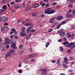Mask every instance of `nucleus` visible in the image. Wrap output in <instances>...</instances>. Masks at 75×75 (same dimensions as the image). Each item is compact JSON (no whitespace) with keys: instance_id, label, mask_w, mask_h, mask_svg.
Returning <instances> with one entry per match:
<instances>
[{"instance_id":"f257e3e1","label":"nucleus","mask_w":75,"mask_h":75,"mask_svg":"<svg viewBox=\"0 0 75 75\" xmlns=\"http://www.w3.org/2000/svg\"><path fill=\"white\" fill-rule=\"evenodd\" d=\"M7 17H4L0 19V21L1 23H3L7 21Z\"/></svg>"},{"instance_id":"f03ea898","label":"nucleus","mask_w":75,"mask_h":75,"mask_svg":"<svg viewBox=\"0 0 75 75\" xmlns=\"http://www.w3.org/2000/svg\"><path fill=\"white\" fill-rule=\"evenodd\" d=\"M47 70L46 69H43L42 70V75H47Z\"/></svg>"},{"instance_id":"7ed1b4c3","label":"nucleus","mask_w":75,"mask_h":75,"mask_svg":"<svg viewBox=\"0 0 75 75\" xmlns=\"http://www.w3.org/2000/svg\"><path fill=\"white\" fill-rule=\"evenodd\" d=\"M3 8H1L0 9V12H4L6 11L7 10V6L4 5L2 6Z\"/></svg>"},{"instance_id":"20e7f679","label":"nucleus","mask_w":75,"mask_h":75,"mask_svg":"<svg viewBox=\"0 0 75 75\" xmlns=\"http://www.w3.org/2000/svg\"><path fill=\"white\" fill-rule=\"evenodd\" d=\"M11 46L13 47V48L14 50H15V49H17V48L16 42L13 43L11 45Z\"/></svg>"},{"instance_id":"39448f33","label":"nucleus","mask_w":75,"mask_h":75,"mask_svg":"<svg viewBox=\"0 0 75 75\" xmlns=\"http://www.w3.org/2000/svg\"><path fill=\"white\" fill-rule=\"evenodd\" d=\"M50 8H47L45 10L44 13L46 14H50Z\"/></svg>"},{"instance_id":"423d86ee","label":"nucleus","mask_w":75,"mask_h":75,"mask_svg":"<svg viewBox=\"0 0 75 75\" xmlns=\"http://www.w3.org/2000/svg\"><path fill=\"white\" fill-rule=\"evenodd\" d=\"M25 27H22L21 30L22 33H25Z\"/></svg>"},{"instance_id":"0eeeda50","label":"nucleus","mask_w":75,"mask_h":75,"mask_svg":"<svg viewBox=\"0 0 75 75\" xmlns=\"http://www.w3.org/2000/svg\"><path fill=\"white\" fill-rule=\"evenodd\" d=\"M13 39H11L8 41H7V43L8 44H11L12 43H13Z\"/></svg>"},{"instance_id":"6e6552de","label":"nucleus","mask_w":75,"mask_h":75,"mask_svg":"<svg viewBox=\"0 0 75 75\" xmlns=\"http://www.w3.org/2000/svg\"><path fill=\"white\" fill-rule=\"evenodd\" d=\"M55 12V10L51 9V8L49 9V14H53Z\"/></svg>"},{"instance_id":"1a4fd4ad","label":"nucleus","mask_w":75,"mask_h":75,"mask_svg":"<svg viewBox=\"0 0 75 75\" xmlns=\"http://www.w3.org/2000/svg\"><path fill=\"white\" fill-rule=\"evenodd\" d=\"M20 34L21 36H22V37H24V36H26L27 35V34H26V33H20Z\"/></svg>"},{"instance_id":"9d476101","label":"nucleus","mask_w":75,"mask_h":75,"mask_svg":"<svg viewBox=\"0 0 75 75\" xmlns=\"http://www.w3.org/2000/svg\"><path fill=\"white\" fill-rule=\"evenodd\" d=\"M59 35L60 37H64V36H65V33L64 32L60 33Z\"/></svg>"},{"instance_id":"9b49d317","label":"nucleus","mask_w":75,"mask_h":75,"mask_svg":"<svg viewBox=\"0 0 75 75\" xmlns=\"http://www.w3.org/2000/svg\"><path fill=\"white\" fill-rule=\"evenodd\" d=\"M61 20L62 19V17L61 16H58L57 18H56V20Z\"/></svg>"},{"instance_id":"f8f14e48","label":"nucleus","mask_w":75,"mask_h":75,"mask_svg":"<svg viewBox=\"0 0 75 75\" xmlns=\"http://www.w3.org/2000/svg\"><path fill=\"white\" fill-rule=\"evenodd\" d=\"M64 62L65 63H67L68 62V58L67 57H65V58L64 59Z\"/></svg>"},{"instance_id":"ddd939ff","label":"nucleus","mask_w":75,"mask_h":75,"mask_svg":"<svg viewBox=\"0 0 75 75\" xmlns=\"http://www.w3.org/2000/svg\"><path fill=\"white\" fill-rule=\"evenodd\" d=\"M33 7H35V8H36V7H38L39 6V4H34L33 6Z\"/></svg>"},{"instance_id":"4468645a","label":"nucleus","mask_w":75,"mask_h":75,"mask_svg":"<svg viewBox=\"0 0 75 75\" xmlns=\"http://www.w3.org/2000/svg\"><path fill=\"white\" fill-rule=\"evenodd\" d=\"M64 29L63 28L59 30H58L57 31V33H62Z\"/></svg>"},{"instance_id":"2eb2a0df","label":"nucleus","mask_w":75,"mask_h":75,"mask_svg":"<svg viewBox=\"0 0 75 75\" xmlns=\"http://www.w3.org/2000/svg\"><path fill=\"white\" fill-rule=\"evenodd\" d=\"M10 55H11V53H10L8 52L6 54V57H8V56H9L10 57Z\"/></svg>"},{"instance_id":"dca6fc26","label":"nucleus","mask_w":75,"mask_h":75,"mask_svg":"<svg viewBox=\"0 0 75 75\" xmlns=\"http://www.w3.org/2000/svg\"><path fill=\"white\" fill-rule=\"evenodd\" d=\"M31 8H32V6H29L26 9L27 11H28V10H31Z\"/></svg>"},{"instance_id":"f3484780","label":"nucleus","mask_w":75,"mask_h":75,"mask_svg":"<svg viewBox=\"0 0 75 75\" xmlns=\"http://www.w3.org/2000/svg\"><path fill=\"white\" fill-rule=\"evenodd\" d=\"M30 27L28 28H29V29H30V30H31L32 28L33 27V25L32 23H31L30 24Z\"/></svg>"},{"instance_id":"a211bd4d","label":"nucleus","mask_w":75,"mask_h":75,"mask_svg":"<svg viewBox=\"0 0 75 75\" xmlns=\"http://www.w3.org/2000/svg\"><path fill=\"white\" fill-rule=\"evenodd\" d=\"M15 8H20V6L18 5H15Z\"/></svg>"},{"instance_id":"6ab92c4d","label":"nucleus","mask_w":75,"mask_h":75,"mask_svg":"<svg viewBox=\"0 0 75 75\" xmlns=\"http://www.w3.org/2000/svg\"><path fill=\"white\" fill-rule=\"evenodd\" d=\"M35 54H30L29 55V57H35Z\"/></svg>"},{"instance_id":"aec40b11","label":"nucleus","mask_w":75,"mask_h":75,"mask_svg":"<svg viewBox=\"0 0 75 75\" xmlns=\"http://www.w3.org/2000/svg\"><path fill=\"white\" fill-rule=\"evenodd\" d=\"M4 30H5V31H7V30H9V28L7 27H4Z\"/></svg>"},{"instance_id":"412c9836","label":"nucleus","mask_w":75,"mask_h":75,"mask_svg":"<svg viewBox=\"0 0 75 75\" xmlns=\"http://www.w3.org/2000/svg\"><path fill=\"white\" fill-rule=\"evenodd\" d=\"M72 13H73V15L75 16V9H74L71 11Z\"/></svg>"},{"instance_id":"4be33fe9","label":"nucleus","mask_w":75,"mask_h":75,"mask_svg":"<svg viewBox=\"0 0 75 75\" xmlns=\"http://www.w3.org/2000/svg\"><path fill=\"white\" fill-rule=\"evenodd\" d=\"M67 14H66V17H67L68 18H69V17H70V16H69V13H68V12H67Z\"/></svg>"},{"instance_id":"5701e85b","label":"nucleus","mask_w":75,"mask_h":75,"mask_svg":"<svg viewBox=\"0 0 75 75\" xmlns=\"http://www.w3.org/2000/svg\"><path fill=\"white\" fill-rule=\"evenodd\" d=\"M14 52V50H11L9 51V53H13V52Z\"/></svg>"},{"instance_id":"b1692460","label":"nucleus","mask_w":75,"mask_h":75,"mask_svg":"<svg viewBox=\"0 0 75 75\" xmlns=\"http://www.w3.org/2000/svg\"><path fill=\"white\" fill-rule=\"evenodd\" d=\"M12 31L14 32V33H15V34H17V31H16V29H12Z\"/></svg>"},{"instance_id":"393cba45","label":"nucleus","mask_w":75,"mask_h":75,"mask_svg":"<svg viewBox=\"0 0 75 75\" xmlns=\"http://www.w3.org/2000/svg\"><path fill=\"white\" fill-rule=\"evenodd\" d=\"M66 23V21H63L62 22V23H61L60 24L61 25H64V24H65Z\"/></svg>"},{"instance_id":"a878e982","label":"nucleus","mask_w":75,"mask_h":75,"mask_svg":"<svg viewBox=\"0 0 75 75\" xmlns=\"http://www.w3.org/2000/svg\"><path fill=\"white\" fill-rule=\"evenodd\" d=\"M73 71H74V70L71 69H70L68 70V72H72Z\"/></svg>"},{"instance_id":"bb28decb","label":"nucleus","mask_w":75,"mask_h":75,"mask_svg":"<svg viewBox=\"0 0 75 75\" xmlns=\"http://www.w3.org/2000/svg\"><path fill=\"white\" fill-rule=\"evenodd\" d=\"M50 45V42H47L45 46H46V48H47V47H48V45Z\"/></svg>"},{"instance_id":"cd10ccee","label":"nucleus","mask_w":75,"mask_h":75,"mask_svg":"<svg viewBox=\"0 0 75 75\" xmlns=\"http://www.w3.org/2000/svg\"><path fill=\"white\" fill-rule=\"evenodd\" d=\"M9 40V38L7 37H6L5 38V41H8Z\"/></svg>"},{"instance_id":"c85d7f7f","label":"nucleus","mask_w":75,"mask_h":75,"mask_svg":"<svg viewBox=\"0 0 75 75\" xmlns=\"http://www.w3.org/2000/svg\"><path fill=\"white\" fill-rule=\"evenodd\" d=\"M19 48L20 49V50H21L22 48H23V46L22 45H20L19 46Z\"/></svg>"},{"instance_id":"c756f323","label":"nucleus","mask_w":75,"mask_h":75,"mask_svg":"<svg viewBox=\"0 0 75 75\" xmlns=\"http://www.w3.org/2000/svg\"><path fill=\"white\" fill-rule=\"evenodd\" d=\"M69 18H71V17H73V14H71L70 13H69Z\"/></svg>"},{"instance_id":"7c9ffc66","label":"nucleus","mask_w":75,"mask_h":75,"mask_svg":"<svg viewBox=\"0 0 75 75\" xmlns=\"http://www.w3.org/2000/svg\"><path fill=\"white\" fill-rule=\"evenodd\" d=\"M74 58L72 57H70L69 58V60L70 61H72V60H74Z\"/></svg>"},{"instance_id":"2f4dec72","label":"nucleus","mask_w":75,"mask_h":75,"mask_svg":"<svg viewBox=\"0 0 75 75\" xmlns=\"http://www.w3.org/2000/svg\"><path fill=\"white\" fill-rule=\"evenodd\" d=\"M54 21L53 20H52L51 19H50V20L49 23H54Z\"/></svg>"},{"instance_id":"473e14b6","label":"nucleus","mask_w":75,"mask_h":75,"mask_svg":"<svg viewBox=\"0 0 75 75\" xmlns=\"http://www.w3.org/2000/svg\"><path fill=\"white\" fill-rule=\"evenodd\" d=\"M61 24H60L57 26V29H58V28H59L60 27H61Z\"/></svg>"},{"instance_id":"72a5a7b5","label":"nucleus","mask_w":75,"mask_h":75,"mask_svg":"<svg viewBox=\"0 0 75 75\" xmlns=\"http://www.w3.org/2000/svg\"><path fill=\"white\" fill-rule=\"evenodd\" d=\"M7 42H4L3 43V45H7L8 44V43H7Z\"/></svg>"},{"instance_id":"f704fd0d","label":"nucleus","mask_w":75,"mask_h":75,"mask_svg":"<svg viewBox=\"0 0 75 75\" xmlns=\"http://www.w3.org/2000/svg\"><path fill=\"white\" fill-rule=\"evenodd\" d=\"M69 7H73V4H70L69 5Z\"/></svg>"},{"instance_id":"c9c22d12","label":"nucleus","mask_w":75,"mask_h":75,"mask_svg":"<svg viewBox=\"0 0 75 75\" xmlns=\"http://www.w3.org/2000/svg\"><path fill=\"white\" fill-rule=\"evenodd\" d=\"M4 30V27H2L1 29V31H3Z\"/></svg>"},{"instance_id":"e433bc0d","label":"nucleus","mask_w":75,"mask_h":75,"mask_svg":"<svg viewBox=\"0 0 75 75\" xmlns=\"http://www.w3.org/2000/svg\"><path fill=\"white\" fill-rule=\"evenodd\" d=\"M24 53V50H22L20 52V54H23Z\"/></svg>"},{"instance_id":"4c0bfd02","label":"nucleus","mask_w":75,"mask_h":75,"mask_svg":"<svg viewBox=\"0 0 75 75\" xmlns=\"http://www.w3.org/2000/svg\"><path fill=\"white\" fill-rule=\"evenodd\" d=\"M60 50L61 51H64L63 48H62V47H60Z\"/></svg>"},{"instance_id":"58836bf2","label":"nucleus","mask_w":75,"mask_h":75,"mask_svg":"<svg viewBox=\"0 0 75 75\" xmlns=\"http://www.w3.org/2000/svg\"><path fill=\"white\" fill-rule=\"evenodd\" d=\"M57 64L58 66H59V67H60V66L61 65V64H60V63H59V62H57Z\"/></svg>"},{"instance_id":"ea45409f","label":"nucleus","mask_w":75,"mask_h":75,"mask_svg":"<svg viewBox=\"0 0 75 75\" xmlns=\"http://www.w3.org/2000/svg\"><path fill=\"white\" fill-rule=\"evenodd\" d=\"M32 15L33 17H35V16H37V14L35 13H33L32 14Z\"/></svg>"},{"instance_id":"a19ab883","label":"nucleus","mask_w":75,"mask_h":75,"mask_svg":"<svg viewBox=\"0 0 75 75\" xmlns=\"http://www.w3.org/2000/svg\"><path fill=\"white\" fill-rule=\"evenodd\" d=\"M26 32L28 33H29V32H30V29H29V28H28V29H26Z\"/></svg>"},{"instance_id":"79ce46f5","label":"nucleus","mask_w":75,"mask_h":75,"mask_svg":"<svg viewBox=\"0 0 75 75\" xmlns=\"http://www.w3.org/2000/svg\"><path fill=\"white\" fill-rule=\"evenodd\" d=\"M57 18V17H55L54 18H52L51 19L52 20H55V19Z\"/></svg>"},{"instance_id":"37998d69","label":"nucleus","mask_w":75,"mask_h":75,"mask_svg":"<svg viewBox=\"0 0 75 75\" xmlns=\"http://www.w3.org/2000/svg\"><path fill=\"white\" fill-rule=\"evenodd\" d=\"M55 62H56V60H53L51 61V62H52V63H55Z\"/></svg>"},{"instance_id":"c03bdc74","label":"nucleus","mask_w":75,"mask_h":75,"mask_svg":"<svg viewBox=\"0 0 75 75\" xmlns=\"http://www.w3.org/2000/svg\"><path fill=\"white\" fill-rule=\"evenodd\" d=\"M63 40V39H59L58 40V42H62V41Z\"/></svg>"},{"instance_id":"a18cd8bd","label":"nucleus","mask_w":75,"mask_h":75,"mask_svg":"<svg viewBox=\"0 0 75 75\" xmlns=\"http://www.w3.org/2000/svg\"><path fill=\"white\" fill-rule=\"evenodd\" d=\"M14 38H16V39H18V37L16 35L14 36Z\"/></svg>"},{"instance_id":"49530a36","label":"nucleus","mask_w":75,"mask_h":75,"mask_svg":"<svg viewBox=\"0 0 75 75\" xmlns=\"http://www.w3.org/2000/svg\"><path fill=\"white\" fill-rule=\"evenodd\" d=\"M68 44V42H64L63 43V45H66V44Z\"/></svg>"},{"instance_id":"de8ad7c7","label":"nucleus","mask_w":75,"mask_h":75,"mask_svg":"<svg viewBox=\"0 0 75 75\" xmlns=\"http://www.w3.org/2000/svg\"><path fill=\"white\" fill-rule=\"evenodd\" d=\"M9 47H10V45H7L6 46V47L7 49L8 48H9Z\"/></svg>"},{"instance_id":"09e8293b","label":"nucleus","mask_w":75,"mask_h":75,"mask_svg":"<svg viewBox=\"0 0 75 75\" xmlns=\"http://www.w3.org/2000/svg\"><path fill=\"white\" fill-rule=\"evenodd\" d=\"M14 3H15V2L14 1L11 2L10 3V4L11 5H13V4H14Z\"/></svg>"},{"instance_id":"8fccbe9b","label":"nucleus","mask_w":75,"mask_h":75,"mask_svg":"<svg viewBox=\"0 0 75 75\" xmlns=\"http://www.w3.org/2000/svg\"><path fill=\"white\" fill-rule=\"evenodd\" d=\"M70 44L72 46V45L75 44V42H71V43H70Z\"/></svg>"},{"instance_id":"3c124183","label":"nucleus","mask_w":75,"mask_h":75,"mask_svg":"<svg viewBox=\"0 0 75 75\" xmlns=\"http://www.w3.org/2000/svg\"><path fill=\"white\" fill-rule=\"evenodd\" d=\"M75 48V46L74 45L72 46L70 48L71 50H72V49H73V48Z\"/></svg>"},{"instance_id":"603ef678","label":"nucleus","mask_w":75,"mask_h":75,"mask_svg":"<svg viewBox=\"0 0 75 75\" xmlns=\"http://www.w3.org/2000/svg\"><path fill=\"white\" fill-rule=\"evenodd\" d=\"M35 31V30H31V32H32V33H34V32Z\"/></svg>"},{"instance_id":"864d4df0","label":"nucleus","mask_w":75,"mask_h":75,"mask_svg":"<svg viewBox=\"0 0 75 75\" xmlns=\"http://www.w3.org/2000/svg\"><path fill=\"white\" fill-rule=\"evenodd\" d=\"M53 30L52 29H50L48 30V32H51V31H52Z\"/></svg>"},{"instance_id":"5fc2aeb1","label":"nucleus","mask_w":75,"mask_h":75,"mask_svg":"<svg viewBox=\"0 0 75 75\" xmlns=\"http://www.w3.org/2000/svg\"><path fill=\"white\" fill-rule=\"evenodd\" d=\"M71 46H72L69 43L68 45V47H71Z\"/></svg>"},{"instance_id":"6e6d98bb","label":"nucleus","mask_w":75,"mask_h":75,"mask_svg":"<svg viewBox=\"0 0 75 75\" xmlns=\"http://www.w3.org/2000/svg\"><path fill=\"white\" fill-rule=\"evenodd\" d=\"M35 61V59H31V61H33V62H34V61Z\"/></svg>"},{"instance_id":"4d7b16f0","label":"nucleus","mask_w":75,"mask_h":75,"mask_svg":"<svg viewBox=\"0 0 75 75\" xmlns=\"http://www.w3.org/2000/svg\"><path fill=\"white\" fill-rule=\"evenodd\" d=\"M18 71L19 72V73H21L22 72V70H18Z\"/></svg>"},{"instance_id":"13d9d810","label":"nucleus","mask_w":75,"mask_h":75,"mask_svg":"<svg viewBox=\"0 0 75 75\" xmlns=\"http://www.w3.org/2000/svg\"><path fill=\"white\" fill-rule=\"evenodd\" d=\"M71 37V34H69L67 38H69Z\"/></svg>"},{"instance_id":"bf43d9fd","label":"nucleus","mask_w":75,"mask_h":75,"mask_svg":"<svg viewBox=\"0 0 75 75\" xmlns=\"http://www.w3.org/2000/svg\"><path fill=\"white\" fill-rule=\"evenodd\" d=\"M59 61H60V58L57 59V62H59Z\"/></svg>"},{"instance_id":"052dcab7","label":"nucleus","mask_w":75,"mask_h":75,"mask_svg":"<svg viewBox=\"0 0 75 75\" xmlns=\"http://www.w3.org/2000/svg\"><path fill=\"white\" fill-rule=\"evenodd\" d=\"M75 64V63L74 62H72L70 64V65H73V64Z\"/></svg>"},{"instance_id":"680f3d73","label":"nucleus","mask_w":75,"mask_h":75,"mask_svg":"<svg viewBox=\"0 0 75 75\" xmlns=\"http://www.w3.org/2000/svg\"><path fill=\"white\" fill-rule=\"evenodd\" d=\"M63 67L64 68H66V67H67V66L64 64H63Z\"/></svg>"},{"instance_id":"e2e57ef3","label":"nucleus","mask_w":75,"mask_h":75,"mask_svg":"<svg viewBox=\"0 0 75 75\" xmlns=\"http://www.w3.org/2000/svg\"><path fill=\"white\" fill-rule=\"evenodd\" d=\"M56 4H57L56 2H54L52 3L53 5H56Z\"/></svg>"},{"instance_id":"0e129e2a","label":"nucleus","mask_w":75,"mask_h":75,"mask_svg":"<svg viewBox=\"0 0 75 75\" xmlns=\"http://www.w3.org/2000/svg\"><path fill=\"white\" fill-rule=\"evenodd\" d=\"M21 67V63H20L19 64V67Z\"/></svg>"},{"instance_id":"69168bd1","label":"nucleus","mask_w":75,"mask_h":75,"mask_svg":"<svg viewBox=\"0 0 75 75\" xmlns=\"http://www.w3.org/2000/svg\"><path fill=\"white\" fill-rule=\"evenodd\" d=\"M44 17V14H42L41 15V17Z\"/></svg>"},{"instance_id":"338daca9","label":"nucleus","mask_w":75,"mask_h":75,"mask_svg":"<svg viewBox=\"0 0 75 75\" xmlns=\"http://www.w3.org/2000/svg\"><path fill=\"white\" fill-rule=\"evenodd\" d=\"M26 40H29L30 39V37H26Z\"/></svg>"},{"instance_id":"774afa93","label":"nucleus","mask_w":75,"mask_h":75,"mask_svg":"<svg viewBox=\"0 0 75 75\" xmlns=\"http://www.w3.org/2000/svg\"><path fill=\"white\" fill-rule=\"evenodd\" d=\"M25 25H26V26H28V25H29V23H26V24H25Z\"/></svg>"}]
</instances>
